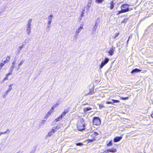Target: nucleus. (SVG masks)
Here are the masks:
<instances>
[{"mask_svg":"<svg viewBox=\"0 0 153 153\" xmlns=\"http://www.w3.org/2000/svg\"><path fill=\"white\" fill-rule=\"evenodd\" d=\"M53 17V16L52 15H50L48 17V21L52 22V19Z\"/></svg>","mask_w":153,"mask_h":153,"instance_id":"19","label":"nucleus"},{"mask_svg":"<svg viewBox=\"0 0 153 153\" xmlns=\"http://www.w3.org/2000/svg\"><path fill=\"white\" fill-rule=\"evenodd\" d=\"M122 138V137L121 136H117L114 138V142H118L121 140Z\"/></svg>","mask_w":153,"mask_h":153,"instance_id":"8","label":"nucleus"},{"mask_svg":"<svg viewBox=\"0 0 153 153\" xmlns=\"http://www.w3.org/2000/svg\"><path fill=\"white\" fill-rule=\"evenodd\" d=\"M84 120H82L81 121V125H80L79 123L78 125L77 128L78 130L79 131H82L83 130H84L85 129V124L84 123Z\"/></svg>","mask_w":153,"mask_h":153,"instance_id":"3","label":"nucleus"},{"mask_svg":"<svg viewBox=\"0 0 153 153\" xmlns=\"http://www.w3.org/2000/svg\"><path fill=\"white\" fill-rule=\"evenodd\" d=\"M1 134H5L6 133H7V132H6V131H4V132H1Z\"/></svg>","mask_w":153,"mask_h":153,"instance_id":"46","label":"nucleus"},{"mask_svg":"<svg viewBox=\"0 0 153 153\" xmlns=\"http://www.w3.org/2000/svg\"><path fill=\"white\" fill-rule=\"evenodd\" d=\"M76 145L77 146H81L83 144L82 143H76Z\"/></svg>","mask_w":153,"mask_h":153,"instance_id":"30","label":"nucleus"},{"mask_svg":"<svg viewBox=\"0 0 153 153\" xmlns=\"http://www.w3.org/2000/svg\"><path fill=\"white\" fill-rule=\"evenodd\" d=\"M60 128V126H59L58 125L57 126L56 128H55V130H56V129H59Z\"/></svg>","mask_w":153,"mask_h":153,"instance_id":"36","label":"nucleus"},{"mask_svg":"<svg viewBox=\"0 0 153 153\" xmlns=\"http://www.w3.org/2000/svg\"><path fill=\"white\" fill-rule=\"evenodd\" d=\"M115 48L114 47H112L110 48L109 51H108V53L110 56H112L114 54V51H115Z\"/></svg>","mask_w":153,"mask_h":153,"instance_id":"5","label":"nucleus"},{"mask_svg":"<svg viewBox=\"0 0 153 153\" xmlns=\"http://www.w3.org/2000/svg\"><path fill=\"white\" fill-rule=\"evenodd\" d=\"M141 71V70H140L139 69H138L137 68H135V69H134L131 72V74H133V73H135V72H139L140 71Z\"/></svg>","mask_w":153,"mask_h":153,"instance_id":"14","label":"nucleus"},{"mask_svg":"<svg viewBox=\"0 0 153 153\" xmlns=\"http://www.w3.org/2000/svg\"><path fill=\"white\" fill-rule=\"evenodd\" d=\"M83 28V27L82 26H81L79 27L76 31V34H77L79 33L81 31V30Z\"/></svg>","mask_w":153,"mask_h":153,"instance_id":"11","label":"nucleus"},{"mask_svg":"<svg viewBox=\"0 0 153 153\" xmlns=\"http://www.w3.org/2000/svg\"><path fill=\"white\" fill-rule=\"evenodd\" d=\"M31 28L30 27H27L26 29V32L27 34L28 35H29L30 34L31 32Z\"/></svg>","mask_w":153,"mask_h":153,"instance_id":"13","label":"nucleus"},{"mask_svg":"<svg viewBox=\"0 0 153 153\" xmlns=\"http://www.w3.org/2000/svg\"><path fill=\"white\" fill-rule=\"evenodd\" d=\"M108 146H112V141L111 140L107 144Z\"/></svg>","mask_w":153,"mask_h":153,"instance_id":"26","label":"nucleus"},{"mask_svg":"<svg viewBox=\"0 0 153 153\" xmlns=\"http://www.w3.org/2000/svg\"><path fill=\"white\" fill-rule=\"evenodd\" d=\"M117 152V150L116 149L114 148H111L110 149H107V150L105 151L106 152H111L112 153H114Z\"/></svg>","mask_w":153,"mask_h":153,"instance_id":"6","label":"nucleus"},{"mask_svg":"<svg viewBox=\"0 0 153 153\" xmlns=\"http://www.w3.org/2000/svg\"><path fill=\"white\" fill-rule=\"evenodd\" d=\"M46 30L48 31H49L50 30V28H48V27H47L46 29Z\"/></svg>","mask_w":153,"mask_h":153,"instance_id":"55","label":"nucleus"},{"mask_svg":"<svg viewBox=\"0 0 153 153\" xmlns=\"http://www.w3.org/2000/svg\"><path fill=\"white\" fill-rule=\"evenodd\" d=\"M119 34V33H116L115 35V38L117 36H118Z\"/></svg>","mask_w":153,"mask_h":153,"instance_id":"53","label":"nucleus"},{"mask_svg":"<svg viewBox=\"0 0 153 153\" xmlns=\"http://www.w3.org/2000/svg\"><path fill=\"white\" fill-rule=\"evenodd\" d=\"M7 61L6 60L4 61L3 62H2V63L4 64V65L6 63H7Z\"/></svg>","mask_w":153,"mask_h":153,"instance_id":"40","label":"nucleus"},{"mask_svg":"<svg viewBox=\"0 0 153 153\" xmlns=\"http://www.w3.org/2000/svg\"><path fill=\"white\" fill-rule=\"evenodd\" d=\"M57 131V130H55L54 129V128L53 127V128L51 129V131H50L48 134V135L49 136H51L52 135L54 134V133L55 131Z\"/></svg>","mask_w":153,"mask_h":153,"instance_id":"7","label":"nucleus"},{"mask_svg":"<svg viewBox=\"0 0 153 153\" xmlns=\"http://www.w3.org/2000/svg\"><path fill=\"white\" fill-rule=\"evenodd\" d=\"M109 59L105 58L104 60L102 62L100 65V68L101 69L102 67L105 65L109 61Z\"/></svg>","mask_w":153,"mask_h":153,"instance_id":"4","label":"nucleus"},{"mask_svg":"<svg viewBox=\"0 0 153 153\" xmlns=\"http://www.w3.org/2000/svg\"><path fill=\"white\" fill-rule=\"evenodd\" d=\"M46 121V120H43L40 123V124H39V126H42L43 125H44V123H45Z\"/></svg>","mask_w":153,"mask_h":153,"instance_id":"23","label":"nucleus"},{"mask_svg":"<svg viewBox=\"0 0 153 153\" xmlns=\"http://www.w3.org/2000/svg\"><path fill=\"white\" fill-rule=\"evenodd\" d=\"M91 93L93 94V93H92V92H91Z\"/></svg>","mask_w":153,"mask_h":153,"instance_id":"58","label":"nucleus"},{"mask_svg":"<svg viewBox=\"0 0 153 153\" xmlns=\"http://www.w3.org/2000/svg\"><path fill=\"white\" fill-rule=\"evenodd\" d=\"M51 27V25H48L47 26V27H48V28H50Z\"/></svg>","mask_w":153,"mask_h":153,"instance_id":"52","label":"nucleus"},{"mask_svg":"<svg viewBox=\"0 0 153 153\" xmlns=\"http://www.w3.org/2000/svg\"><path fill=\"white\" fill-rule=\"evenodd\" d=\"M93 125H99L101 123V121L99 117H94L93 120Z\"/></svg>","mask_w":153,"mask_h":153,"instance_id":"2","label":"nucleus"},{"mask_svg":"<svg viewBox=\"0 0 153 153\" xmlns=\"http://www.w3.org/2000/svg\"><path fill=\"white\" fill-rule=\"evenodd\" d=\"M131 36H129V37H128V39H130L131 38Z\"/></svg>","mask_w":153,"mask_h":153,"instance_id":"57","label":"nucleus"},{"mask_svg":"<svg viewBox=\"0 0 153 153\" xmlns=\"http://www.w3.org/2000/svg\"><path fill=\"white\" fill-rule=\"evenodd\" d=\"M127 19H124L123 21V22L126 23L127 22Z\"/></svg>","mask_w":153,"mask_h":153,"instance_id":"50","label":"nucleus"},{"mask_svg":"<svg viewBox=\"0 0 153 153\" xmlns=\"http://www.w3.org/2000/svg\"><path fill=\"white\" fill-rule=\"evenodd\" d=\"M62 115H60L54 121L56 120V122H58L62 119Z\"/></svg>","mask_w":153,"mask_h":153,"instance_id":"21","label":"nucleus"},{"mask_svg":"<svg viewBox=\"0 0 153 153\" xmlns=\"http://www.w3.org/2000/svg\"><path fill=\"white\" fill-rule=\"evenodd\" d=\"M104 0H96V2L97 3L101 4L102 3Z\"/></svg>","mask_w":153,"mask_h":153,"instance_id":"24","label":"nucleus"},{"mask_svg":"<svg viewBox=\"0 0 153 153\" xmlns=\"http://www.w3.org/2000/svg\"><path fill=\"white\" fill-rule=\"evenodd\" d=\"M83 17V16H80L79 18V21H81V19H82V17Z\"/></svg>","mask_w":153,"mask_h":153,"instance_id":"45","label":"nucleus"},{"mask_svg":"<svg viewBox=\"0 0 153 153\" xmlns=\"http://www.w3.org/2000/svg\"><path fill=\"white\" fill-rule=\"evenodd\" d=\"M129 41V39H128V40L127 41V46H128V41Z\"/></svg>","mask_w":153,"mask_h":153,"instance_id":"56","label":"nucleus"},{"mask_svg":"<svg viewBox=\"0 0 153 153\" xmlns=\"http://www.w3.org/2000/svg\"><path fill=\"white\" fill-rule=\"evenodd\" d=\"M115 3L114 2V1H112L110 2V10H112L114 7V5L115 4Z\"/></svg>","mask_w":153,"mask_h":153,"instance_id":"10","label":"nucleus"},{"mask_svg":"<svg viewBox=\"0 0 153 153\" xmlns=\"http://www.w3.org/2000/svg\"><path fill=\"white\" fill-rule=\"evenodd\" d=\"M93 0H89L88 2V6L90 7L91 4Z\"/></svg>","mask_w":153,"mask_h":153,"instance_id":"22","label":"nucleus"},{"mask_svg":"<svg viewBox=\"0 0 153 153\" xmlns=\"http://www.w3.org/2000/svg\"><path fill=\"white\" fill-rule=\"evenodd\" d=\"M124 13L123 12V11L121 10L118 11V13L117 14V15L120 14V13Z\"/></svg>","mask_w":153,"mask_h":153,"instance_id":"31","label":"nucleus"},{"mask_svg":"<svg viewBox=\"0 0 153 153\" xmlns=\"http://www.w3.org/2000/svg\"><path fill=\"white\" fill-rule=\"evenodd\" d=\"M94 139H91V140H87L88 142V143H89L90 142H92L94 141Z\"/></svg>","mask_w":153,"mask_h":153,"instance_id":"35","label":"nucleus"},{"mask_svg":"<svg viewBox=\"0 0 153 153\" xmlns=\"http://www.w3.org/2000/svg\"><path fill=\"white\" fill-rule=\"evenodd\" d=\"M6 132H7V133L8 134L10 132V131L9 130V129H7L6 131Z\"/></svg>","mask_w":153,"mask_h":153,"instance_id":"54","label":"nucleus"},{"mask_svg":"<svg viewBox=\"0 0 153 153\" xmlns=\"http://www.w3.org/2000/svg\"><path fill=\"white\" fill-rule=\"evenodd\" d=\"M85 10L84 9L83 10V11L82 12L81 14V16H83L84 14V11H85Z\"/></svg>","mask_w":153,"mask_h":153,"instance_id":"32","label":"nucleus"},{"mask_svg":"<svg viewBox=\"0 0 153 153\" xmlns=\"http://www.w3.org/2000/svg\"><path fill=\"white\" fill-rule=\"evenodd\" d=\"M17 153H19V152H17Z\"/></svg>","mask_w":153,"mask_h":153,"instance_id":"59","label":"nucleus"},{"mask_svg":"<svg viewBox=\"0 0 153 153\" xmlns=\"http://www.w3.org/2000/svg\"><path fill=\"white\" fill-rule=\"evenodd\" d=\"M23 45L19 46V49L20 50H21L23 48Z\"/></svg>","mask_w":153,"mask_h":153,"instance_id":"41","label":"nucleus"},{"mask_svg":"<svg viewBox=\"0 0 153 153\" xmlns=\"http://www.w3.org/2000/svg\"><path fill=\"white\" fill-rule=\"evenodd\" d=\"M112 101L113 102V104L114 103H117L120 102L119 100H112Z\"/></svg>","mask_w":153,"mask_h":153,"instance_id":"25","label":"nucleus"},{"mask_svg":"<svg viewBox=\"0 0 153 153\" xmlns=\"http://www.w3.org/2000/svg\"><path fill=\"white\" fill-rule=\"evenodd\" d=\"M4 65V64L2 63H0V71L2 69V67Z\"/></svg>","mask_w":153,"mask_h":153,"instance_id":"29","label":"nucleus"},{"mask_svg":"<svg viewBox=\"0 0 153 153\" xmlns=\"http://www.w3.org/2000/svg\"><path fill=\"white\" fill-rule=\"evenodd\" d=\"M16 62L15 61H13L12 62V65L10 67V68L9 69L10 71V72H12L14 68H15L14 65L16 64Z\"/></svg>","mask_w":153,"mask_h":153,"instance_id":"9","label":"nucleus"},{"mask_svg":"<svg viewBox=\"0 0 153 153\" xmlns=\"http://www.w3.org/2000/svg\"><path fill=\"white\" fill-rule=\"evenodd\" d=\"M58 105V104H55L52 107L54 108H55Z\"/></svg>","mask_w":153,"mask_h":153,"instance_id":"42","label":"nucleus"},{"mask_svg":"<svg viewBox=\"0 0 153 153\" xmlns=\"http://www.w3.org/2000/svg\"><path fill=\"white\" fill-rule=\"evenodd\" d=\"M32 21V19H29L27 24V26L28 27H30L31 26V23Z\"/></svg>","mask_w":153,"mask_h":153,"instance_id":"15","label":"nucleus"},{"mask_svg":"<svg viewBox=\"0 0 153 153\" xmlns=\"http://www.w3.org/2000/svg\"><path fill=\"white\" fill-rule=\"evenodd\" d=\"M129 6V5L127 4H123L121 5L120 7L123 12L125 13L132 10V9L128 7Z\"/></svg>","mask_w":153,"mask_h":153,"instance_id":"1","label":"nucleus"},{"mask_svg":"<svg viewBox=\"0 0 153 153\" xmlns=\"http://www.w3.org/2000/svg\"><path fill=\"white\" fill-rule=\"evenodd\" d=\"M99 107H100V108H101L103 107H104V105L102 104L100 105H99Z\"/></svg>","mask_w":153,"mask_h":153,"instance_id":"44","label":"nucleus"},{"mask_svg":"<svg viewBox=\"0 0 153 153\" xmlns=\"http://www.w3.org/2000/svg\"><path fill=\"white\" fill-rule=\"evenodd\" d=\"M25 62V60L23 59H22L20 62V63L18 65V68H19L21 65L24 63Z\"/></svg>","mask_w":153,"mask_h":153,"instance_id":"18","label":"nucleus"},{"mask_svg":"<svg viewBox=\"0 0 153 153\" xmlns=\"http://www.w3.org/2000/svg\"><path fill=\"white\" fill-rule=\"evenodd\" d=\"M76 34H75L74 36V39H75V40H76L78 38L77 35Z\"/></svg>","mask_w":153,"mask_h":153,"instance_id":"34","label":"nucleus"},{"mask_svg":"<svg viewBox=\"0 0 153 153\" xmlns=\"http://www.w3.org/2000/svg\"><path fill=\"white\" fill-rule=\"evenodd\" d=\"M13 85V84H12L8 86V88L6 91L7 92H8L9 91H10L12 89V86Z\"/></svg>","mask_w":153,"mask_h":153,"instance_id":"16","label":"nucleus"},{"mask_svg":"<svg viewBox=\"0 0 153 153\" xmlns=\"http://www.w3.org/2000/svg\"><path fill=\"white\" fill-rule=\"evenodd\" d=\"M54 109V108L52 107L49 112H50L51 113L53 111Z\"/></svg>","mask_w":153,"mask_h":153,"instance_id":"37","label":"nucleus"},{"mask_svg":"<svg viewBox=\"0 0 153 153\" xmlns=\"http://www.w3.org/2000/svg\"><path fill=\"white\" fill-rule=\"evenodd\" d=\"M52 22L50 21H48V25H50L51 23Z\"/></svg>","mask_w":153,"mask_h":153,"instance_id":"47","label":"nucleus"},{"mask_svg":"<svg viewBox=\"0 0 153 153\" xmlns=\"http://www.w3.org/2000/svg\"><path fill=\"white\" fill-rule=\"evenodd\" d=\"M51 114V113L50 112H48L44 117V119L46 120L48 118Z\"/></svg>","mask_w":153,"mask_h":153,"instance_id":"20","label":"nucleus"},{"mask_svg":"<svg viewBox=\"0 0 153 153\" xmlns=\"http://www.w3.org/2000/svg\"><path fill=\"white\" fill-rule=\"evenodd\" d=\"M8 77L6 76V77H5V78H4V80H3V81H4V82L5 80H7V79H8Z\"/></svg>","mask_w":153,"mask_h":153,"instance_id":"48","label":"nucleus"},{"mask_svg":"<svg viewBox=\"0 0 153 153\" xmlns=\"http://www.w3.org/2000/svg\"><path fill=\"white\" fill-rule=\"evenodd\" d=\"M10 72L8 73V74H6V76H8L10 75H12V72H10Z\"/></svg>","mask_w":153,"mask_h":153,"instance_id":"33","label":"nucleus"},{"mask_svg":"<svg viewBox=\"0 0 153 153\" xmlns=\"http://www.w3.org/2000/svg\"><path fill=\"white\" fill-rule=\"evenodd\" d=\"M128 98V97H122V99L123 100H127Z\"/></svg>","mask_w":153,"mask_h":153,"instance_id":"43","label":"nucleus"},{"mask_svg":"<svg viewBox=\"0 0 153 153\" xmlns=\"http://www.w3.org/2000/svg\"><path fill=\"white\" fill-rule=\"evenodd\" d=\"M10 56H8L7 58H6V60H7V61H8L9 60V59H10Z\"/></svg>","mask_w":153,"mask_h":153,"instance_id":"39","label":"nucleus"},{"mask_svg":"<svg viewBox=\"0 0 153 153\" xmlns=\"http://www.w3.org/2000/svg\"><path fill=\"white\" fill-rule=\"evenodd\" d=\"M94 135H97L98 134L97 132H94Z\"/></svg>","mask_w":153,"mask_h":153,"instance_id":"49","label":"nucleus"},{"mask_svg":"<svg viewBox=\"0 0 153 153\" xmlns=\"http://www.w3.org/2000/svg\"><path fill=\"white\" fill-rule=\"evenodd\" d=\"M91 109L92 108L90 107L85 108H84V111L85 113H86L88 111Z\"/></svg>","mask_w":153,"mask_h":153,"instance_id":"17","label":"nucleus"},{"mask_svg":"<svg viewBox=\"0 0 153 153\" xmlns=\"http://www.w3.org/2000/svg\"><path fill=\"white\" fill-rule=\"evenodd\" d=\"M106 103L108 104H113V102L112 100L111 101H107L106 102Z\"/></svg>","mask_w":153,"mask_h":153,"instance_id":"38","label":"nucleus"},{"mask_svg":"<svg viewBox=\"0 0 153 153\" xmlns=\"http://www.w3.org/2000/svg\"><path fill=\"white\" fill-rule=\"evenodd\" d=\"M8 92H7L6 91L4 93V94L3 95V97L4 98H5L6 97L7 95L8 94Z\"/></svg>","mask_w":153,"mask_h":153,"instance_id":"28","label":"nucleus"},{"mask_svg":"<svg viewBox=\"0 0 153 153\" xmlns=\"http://www.w3.org/2000/svg\"><path fill=\"white\" fill-rule=\"evenodd\" d=\"M97 25L98 23L97 22H96L94 26L97 27Z\"/></svg>","mask_w":153,"mask_h":153,"instance_id":"51","label":"nucleus"},{"mask_svg":"<svg viewBox=\"0 0 153 153\" xmlns=\"http://www.w3.org/2000/svg\"><path fill=\"white\" fill-rule=\"evenodd\" d=\"M97 28V27L94 26L92 29V30L94 32H95Z\"/></svg>","mask_w":153,"mask_h":153,"instance_id":"27","label":"nucleus"},{"mask_svg":"<svg viewBox=\"0 0 153 153\" xmlns=\"http://www.w3.org/2000/svg\"><path fill=\"white\" fill-rule=\"evenodd\" d=\"M69 108H68L66 109H65L64 110V111L63 112V113H62V114L61 115H62V117H63V116L65 115V114H66L69 111Z\"/></svg>","mask_w":153,"mask_h":153,"instance_id":"12","label":"nucleus"}]
</instances>
